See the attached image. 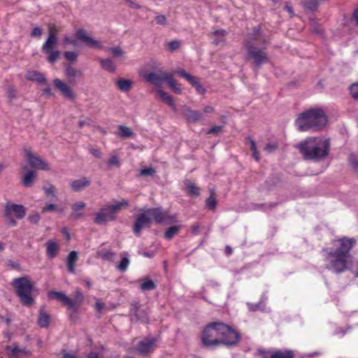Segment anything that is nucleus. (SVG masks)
I'll return each instance as SVG.
<instances>
[{"label": "nucleus", "instance_id": "nucleus-8", "mask_svg": "<svg viewBox=\"0 0 358 358\" xmlns=\"http://www.w3.org/2000/svg\"><path fill=\"white\" fill-rule=\"evenodd\" d=\"M146 210L151 219L157 224H171L176 220L175 215H171L162 207L148 208Z\"/></svg>", "mask_w": 358, "mask_h": 358}, {"label": "nucleus", "instance_id": "nucleus-23", "mask_svg": "<svg viewBox=\"0 0 358 358\" xmlns=\"http://www.w3.org/2000/svg\"><path fill=\"white\" fill-rule=\"evenodd\" d=\"M184 115L188 121L198 122L203 119V114L199 110H193L189 108L184 109Z\"/></svg>", "mask_w": 358, "mask_h": 358}, {"label": "nucleus", "instance_id": "nucleus-20", "mask_svg": "<svg viewBox=\"0 0 358 358\" xmlns=\"http://www.w3.org/2000/svg\"><path fill=\"white\" fill-rule=\"evenodd\" d=\"M48 298L62 302L64 306H67L68 309H69V306H72L71 299L62 292L51 291L48 293Z\"/></svg>", "mask_w": 358, "mask_h": 358}, {"label": "nucleus", "instance_id": "nucleus-63", "mask_svg": "<svg viewBox=\"0 0 358 358\" xmlns=\"http://www.w3.org/2000/svg\"><path fill=\"white\" fill-rule=\"evenodd\" d=\"M56 210H57V206L55 204L50 203V204L47 205L44 208H43L42 212L43 213L48 212V211L52 212V211H55Z\"/></svg>", "mask_w": 358, "mask_h": 358}, {"label": "nucleus", "instance_id": "nucleus-47", "mask_svg": "<svg viewBox=\"0 0 358 358\" xmlns=\"http://www.w3.org/2000/svg\"><path fill=\"white\" fill-rule=\"evenodd\" d=\"M7 349H11L12 356H15L18 353L24 354L27 356H29L31 355L30 351L26 350L25 348H20L17 345H15L13 348L10 347H7Z\"/></svg>", "mask_w": 358, "mask_h": 358}, {"label": "nucleus", "instance_id": "nucleus-21", "mask_svg": "<svg viewBox=\"0 0 358 358\" xmlns=\"http://www.w3.org/2000/svg\"><path fill=\"white\" fill-rule=\"evenodd\" d=\"M50 322V316L46 312L45 306H43L39 309V315L38 318V325L41 328H47Z\"/></svg>", "mask_w": 358, "mask_h": 358}, {"label": "nucleus", "instance_id": "nucleus-43", "mask_svg": "<svg viewBox=\"0 0 358 358\" xmlns=\"http://www.w3.org/2000/svg\"><path fill=\"white\" fill-rule=\"evenodd\" d=\"M350 94L358 103V82L353 83L349 87Z\"/></svg>", "mask_w": 358, "mask_h": 358}, {"label": "nucleus", "instance_id": "nucleus-49", "mask_svg": "<svg viewBox=\"0 0 358 358\" xmlns=\"http://www.w3.org/2000/svg\"><path fill=\"white\" fill-rule=\"evenodd\" d=\"M349 163L352 168L358 171V157L354 153H351L348 157Z\"/></svg>", "mask_w": 358, "mask_h": 358}, {"label": "nucleus", "instance_id": "nucleus-13", "mask_svg": "<svg viewBox=\"0 0 358 358\" xmlns=\"http://www.w3.org/2000/svg\"><path fill=\"white\" fill-rule=\"evenodd\" d=\"M75 36L77 40L84 43L89 47L94 48H101V43L90 36L87 31L84 29H78L76 32Z\"/></svg>", "mask_w": 358, "mask_h": 358}, {"label": "nucleus", "instance_id": "nucleus-7", "mask_svg": "<svg viewBox=\"0 0 358 358\" xmlns=\"http://www.w3.org/2000/svg\"><path fill=\"white\" fill-rule=\"evenodd\" d=\"M26 215V208L24 206L20 204H15L10 201L7 202L3 207V216L6 220V224L15 227L17 222L14 219L17 220L23 219Z\"/></svg>", "mask_w": 358, "mask_h": 358}, {"label": "nucleus", "instance_id": "nucleus-11", "mask_svg": "<svg viewBox=\"0 0 358 358\" xmlns=\"http://www.w3.org/2000/svg\"><path fill=\"white\" fill-rule=\"evenodd\" d=\"M141 213L136 216L133 227V231L136 236H139L143 228H150L152 224V219L146 210H141Z\"/></svg>", "mask_w": 358, "mask_h": 358}, {"label": "nucleus", "instance_id": "nucleus-58", "mask_svg": "<svg viewBox=\"0 0 358 358\" xmlns=\"http://www.w3.org/2000/svg\"><path fill=\"white\" fill-rule=\"evenodd\" d=\"M108 166H116L117 167H119L120 166V160H119L117 156L113 155L109 159Z\"/></svg>", "mask_w": 358, "mask_h": 358}, {"label": "nucleus", "instance_id": "nucleus-9", "mask_svg": "<svg viewBox=\"0 0 358 358\" xmlns=\"http://www.w3.org/2000/svg\"><path fill=\"white\" fill-rule=\"evenodd\" d=\"M220 327H225V329L222 330L223 334L220 335V345L226 346L236 345L241 339L240 334L234 330L231 327L223 322H220Z\"/></svg>", "mask_w": 358, "mask_h": 358}, {"label": "nucleus", "instance_id": "nucleus-48", "mask_svg": "<svg viewBox=\"0 0 358 358\" xmlns=\"http://www.w3.org/2000/svg\"><path fill=\"white\" fill-rule=\"evenodd\" d=\"M129 264V258L127 257H124L122 258L120 262L117 266V268L120 272H124V271H127Z\"/></svg>", "mask_w": 358, "mask_h": 358}, {"label": "nucleus", "instance_id": "nucleus-22", "mask_svg": "<svg viewBox=\"0 0 358 358\" xmlns=\"http://www.w3.org/2000/svg\"><path fill=\"white\" fill-rule=\"evenodd\" d=\"M91 180L86 178L83 177L80 179L75 180L71 183V187L74 192H80L84 188L90 186Z\"/></svg>", "mask_w": 358, "mask_h": 358}, {"label": "nucleus", "instance_id": "nucleus-51", "mask_svg": "<svg viewBox=\"0 0 358 358\" xmlns=\"http://www.w3.org/2000/svg\"><path fill=\"white\" fill-rule=\"evenodd\" d=\"M64 56L67 61L72 62L77 59L78 53L73 51H66L64 52Z\"/></svg>", "mask_w": 358, "mask_h": 358}, {"label": "nucleus", "instance_id": "nucleus-59", "mask_svg": "<svg viewBox=\"0 0 358 358\" xmlns=\"http://www.w3.org/2000/svg\"><path fill=\"white\" fill-rule=\"evenodd\" d=\"M85 206H86L85 203H84L83 201H79V202L75 203L72 205V209L73 211L76 212V211H78V210H80L85 208Z\"/></svg>", "mask_w": 358, "mask_h": 358}, {"label": "nucleus", "instance_id": "nucleus-36", "mask_svg": "<svg viewBox=\"0 0 358 358\" xmlns=\"http://www.w3.org/2000/svg\"><path fill=\"white\" fill-rule=\"evenodd\" d=\"M169 78L167 79L166 83H168L169 87L176 93L178 94H181L182 90L180 87V85L176 84V81L174 80L173 78V74L170 73Z\"/></svg>", "mask_w": 358, "mask_h": 358}, {"label": "nucleus", "instance_id": "nucleus-29", "mask_svg": "<svg viewBox=\"0 0 358 358\" xmlns=\"http://www.w3.org/2000/svg\"><path fill=\"white\" fill-rule=\"evenodd\" d=\"M78 259V252L76 251H71L67 257V267L69 273H75V264Z\"/></svg>", "mask_w": 358, "mask_h": 358}, {"label": "nucleus", "instance_id": "nucleus-61", "mask_svg": "<svg viewBox=\"0 0 358 358\" xmlns=\"http://www.w3.org/2000/svg\"><path fill=\"white\" fill-rule=\"evenodd\" d=\"M43 190L46 194L55 196V187L53 185H50L48 187H43Z\"/></svg>", "mask_w": 358, "mask_h": 358}, {"label": "nucleus", "instance_id": "nucleus-35", "mask_svg": "<svg viewBox=\"0 0 358 358\" xmlns=\"http://www.w3.org/2000/svg\"><path fill=\"white\" fill-rule=\"evenodd\" d=\"M181 229V226H172L167 229L164 233V238L167 240H171L176 236Z\"/></svg>", "mask_w": 358, "mask_h": 358}, {"label": "nucleus", "instance_id": "nucleus-56", "mask_svg": "<svg viewBox=\"0 0 358 358\" xmlns=\"http://www.w3.org/2000/svg\"><path fill=\"white\" fill-rule=\"evenodd\" d=\"M157 24L160 25H166L167 24V19L164 15H158L155 17Z\"/></svg>", "mask_w": 358, "mask_h": 358}, {"label": "nucleus", "instance_id": "nucleus-5", "mask_svg": "<svg viewBox=\"0 0 358 358\" xmlns=\"http://www.w3.org/2000/svg\"><path fill=\"white\" fill-rule=\"evenodd\" d=\"M129 206L128 201L122 199L114 205L106 206L101 208V211L94 215V222L97 224H104L109 221L116 219V214L122 209Z\"/></svg>", "mask_w": 358, "mask_h": 358}, {"label": "nucleus", "instance_id": "nucleus-14", "mask_svg": "<svg viewBox=\"0 0 358 358\" xmlns=\"http://www.w3.org/2000/svg\"><path fill=\"white\" fill-rule=\"evenodd\" d=\"M170 73L163 72L158 71L157 72H151L145 74L144 78L150 83L156 86H160L163 83L166 82Z\"/></svg>", "mask_w": 358, "mask_h": 358}, {"label": "nucleus", "instance_id": "nucleus-28", "mask_svg": "<svg viewBox=\"0 0 358 358\" xmlns=\"http://www.w3.org/2000/svg\"><path fill=\"white\" fill-rule=\"evenodd\" d=\"M116 87L122 92L129 91L133 86V81L129 79L119 78L115 82Z\"/></svg>", "mask_w": 358, "mask_h": 358}, {"label": "nucleus", "instance_id": "nucleus-50", "mask_svg": "<svg viewBox=\"0 0 358 358\" xmlns=\"http://www.w3.org/2000/svg\"><path fill=\"white\" fill-rule=\"evenodd\" d=\"M115 253L110 250L103 249L100 252V256L102 259L106 260H110L112 257L114 256Z\"/></svg>", "mask_w": 358, "mask_h": 358}, {"label": "nucleus", "instance_id": "nucleus-19", "mask_svg": "<svg viewBox=\"0 0 358 358\" xmlns=\"http://www.w3.org/2000/svg\"><path fill=\"white\" fill-rule=\"evenodd\" d=\"M177 73L180 76L186 79L196 89L198 93L201 94H204L206 93V89L194 76L187 73L185 70L181 69H178Z\"/></svg>", "mask_w": 358, "mask_h": 358}, {"label": "nucleus", "instance_id": "nucleus-24", "mask_svg": "<svg viewBox=\"0 0 358 358\" xmlns=\"http://www.w3.org/2000/svg\"><path fill=\"white\" fill-rule=\"evenodd\" d=\"M227 31L224 29L215 30L210 34V36L213 38V44L216 46L225 43V36Z\"/></svg>", "mask_w": 358, "mask_h": 358}, {"label": "nucleus", "instance_id": "nucleus-46", "mask_svg": "<svg viewBox=\"0 0 358 358\" xmlns=\"http://www.w3.org/2000/svg\"><path fill=\"white\" fill-rule=\"evenodd\" d=\"M29 79L31 80L36 81L38 83H44L46 82V79L44 75L37 71H34L32 75L29 77Z\"/></svg>", "mask_w": 358, "mask_h": 358}, {"label": "nucleus", "instance_id": "nucleus-38", "mask_svg": "<svg viewBox=\"0 0 358 358\" xmlns=\"http://www.w3.org/2000/svg\"><path fill=\"white\" fill-rule=\"evenodd\" d=\"M302 3L305 9L309 11L316 10L318 7V0H303Z\"/></svg>", "mask_w": 358, "mask_h": 358}, {"label": "nucleus", "instance_id": "nucleus-2", "mask_svg": "<svg viewBox=\"0 0 358 358\" xmlns=\"http://www.w3.org/2000/svg\"><path fill=\"white\" fill-rule=\"evenodd\" d=\"M305 160L320 161L329 153L330 141L323 137H308L296 145Z\"/></svg>", "mask_w": 358, "mask_h": 358}, {"label": "nucleus", "instance_id": "nucleus-57", "mask_svg": "<svg viewBox=\"0 0 358 358\" xmlns=\"http://www.w3.org/2000/svg\"><path fill=\"white\" fill-rule=\"evenodd\" d=\"M89 151L94 157L98 158V159L101 158L102 153L99 148H96L94 147H90Z\"/></svg>", "mask_w": 358, "mask_h": 358}, {"label": "nucleus", "instance_id": "nucleus-55", "mask_svg": "<svg viewBox=\"0 0 358 358\" xmlns=\"http://www.w3.org/2000/svg\"><path fill=\"white\" fill-rule=\"evenodd\" d=\"M222 126H214L207 131V134H215L217 136L219 134L222 132Z\"/></svg>", "mask_w": 358, "mask_h": 358}, {"label": "nucleus", "instance_id": "nucleus-1", "mask_svg": "<svg viewBox=\"0 0 358 358\" xmlns=\"http://www.w3.org/2000/svg\"><path fill=\"white\" fill-rule=\"evenodd\" d=\"M354 238L343 237L332 241L335 249L323 248L326 268L336 273L345 271L348 268L350 252L356 243Z\"/></svg>", "mask_w": 358, "mask_h": 358}, {"label": "nucleus", "instance_id": "nucleus-52", "mask_svg": "<svg viewBox=\"0 0 358 358\" xmlns=\"http://www.w3.org/2000/svg\"><path fill=\"white\" fill-rule=\"evenodd\" d=\"M58 32L59 29L56 27L55 24H50L48 27V36L50 37V36H53L55 38H58Z\"/></svg>", "mask_w": 358, "mask_h": 358}, {"label": "nucleus", "instance_id": "nucleus-17", "mask_svg": "<svg viewBox=\"0 0 358 358\" xmlns=\"http://www.w3.org/2000/svg\"><path fill=\"white\" fill-rule=\"evenodd\" d=\"M156 342L155 338H145L138 343L136 351L141 355H147L154 350Z\"/></svg>", "mask_w": 358, "mask_h": 358}, {"label": "nucleus", "instance_id": "nucleus-32", "mask_svg": "<svg viewBox=\"0 0 358 358\" xmlns=\"http://www.w3.org/2000/svg\"><path fill=\"white\" fill-rule=\"evenodd\" d=\"M64 74L69 79H71V78H76V77L83 76V72L81 70L76 69L72 67L69 64H66L65 66Z\"/></svg>", "mask_w": 358, "mask_h": 358}, {"label": "nucleus", "instance_id": "nucleus-54", "mask_svg": "<svg viewBox=\"0 0 358 358\" xmlns=\"http://www.w3.org/2000/svg\"><path fill=\"white\" fill-rule=\"evenodd\" d=\"M168 47L170 51H175L180 47V42L176 40L172 41L168 43Z\"/></svg>", "mask_w": 358, "mask_h": 358}, {"label": "nucleus", "instance_id": "nucleus-42", "mask_svg": "<svg viewBox=\"0 0 358 358\" xmlns=\"http://www.w3.org/2000/svg\"><path fill=\"white\" fill-rule=\"evenodd\" d=\"M156 173V171L153 167H145L140 170L138 176H153Z\"/></svg>", "mask_w": 358, "mask_h": 358}, {"label": "nucleus", "instance_id": "nucleus-27", "mask_svg": "<svg viewBox=\"0 0 358 358\" xmlns=\"http://www.w3.org/2000/svg\"><path fill=\"white\" fill-rule=\"evenodd\" d=\"M46 245H47V249H46L47 256L50 259L55 258L57 255L59 250L58 244L52 240H49L47 242Z\"/></svg>", "mask_w": 358, "mask_h": 358}, {"label": "nucleus", "instance_id": "nucleus-25", "mask_svg": "<svg viewBox=\"0 0 358 358\" xmlns=\"http://www.w3.org/2000/svg\"><path fill=\"white\" fill-rule=\"evenodd\" d=\"M84 299V296L80 290L77 289L73 296V299H71L72 306H69V310H71L74 313H76Z\"/></svg>", "mask_w": 358, "mask_h": 358}, {"label": "nucleus", "instance_id": "nucleus-53", "mask_svg": "<svg viewBox=\"0 0 358 358\" xmlns=\"http://www.w3.org/2000/svg\"><path fill=\"white\" fill-rule=\"evenodd\" d=\"M108 51L114 56V57H120L123 55V51L120 47H114L108 49Z\"/></svg>", "mask_w": 358, "mask_h": 358}, {"label": "nucleus", "instance_id": "nucleus-18", "mask_svg": "<svg viewBox=\"0 0 358 358\" xmlns=\"http://www.w3.org/2000/svg\"><path fill=\"white\" fill-rule=\"evenodd\" d=\"M53 83L55 87L59 90L65 98L71 101H74L76 99V94L66 83H64L59 78H55L53 80Z\"/></svg>", "mask_w": 358, "mask_h": 358}, {"label": "nucleus", "instance_id": "nucleus-33", "mask_svg": "<svg viewBox=\"0 0 358 358\" xmlns=\"http://www.w3.org/2000/svg\"><path fill=\"white\" fill-rule=\"evenodd\" d=\"M209 192H210V196L206 200V205L209 210L214 211L216 208L217 203L216 198H215V191L214 189H210Z\"/></svg>", "mask_w": 358, "mask_h": 358}, {"label": "nucleus", "instance_id": "nucleus-41", "mask_svg": "<svg viewBox=\"0 0 358 358\" xmlns=\"http://www.w3.org/2000/svg\"><path fill=\"white\" fill-rule=\"evenodd\" d=\"M156 288L155 282L150 279H146L141 284V289L142 291L153 290Z\"/></svg>", "mask_w": 358, "mask_h": 358}, {"label": "nucleus", "instance_id": "nucleus-12", "mask_svg": "<svg viewBox=\"0 0 358 358\" xmlns=\"http://www.w3.org/2000/svg\"><path fill=\"white\" fill-rule=\"evenodd\" d=\"M129 317L131 322L149 323V317L145 310L141 309L138 302L133 301L131 303Z\"/></svg>", "mask_w": 358, "mask_h": 358}, {"label": "nucleus", "instance_id": "nucleus-26", "mask_svg": "<svg viewBox=\"0 0 358 358\" xmlns=\"http://www.w3.org/2000/svg\"><path fill=\"white\" fill-rule=\"evenodd\" d=\"M36 178V173L34 171H28L23 176L21 182L26 187H32Z\"/></svg>", "mask_w": 358, "mask_h": 358}, {"label": "nucleus", "instance_id": "nucleus-15", "mask_svg": "<svg viewBox=\"0 0 358 358\" xmlns=\"http://www.w3.org/2000/svg\"><path fill=\"white\" fill-rule=\"evenodd\" d=\"M24 152L31 167L43 171L50 170L49 165L41 158L34 155L30 149H26Z\"/></svg>", "mask_w": 358, "mask_h": 358}, {"label": "nucleus", "instance_id": "nucleus-31", "mask_svg": "<svg viewBox=\"0 0 358 358\" xmlns=\"http://www.w3.org/2000/svg\"><path fill=\"white\" fill-rule=\"evenodd\" d=\"M270 358H294V352L292 350H277L271 352Z\"/></svg>", "mask_w": 358, "mask_h": 358}, {"label": "nucleus", "instance_id": "nucleus-37", "mask_svg": "<svg viewBox=\"0 0 358 358\" xmlns=\"http://www.w3.org/2000/svg\"><path fill=\"white\" fill-rule=\"evenodd\" d=\"M118 129L119 135L123 138H127L134 136V133L131 130V129L126 126L120 125L118 127Z\"/></svg>", "mask_w": 358, "mask_h": 358}, {"label": "nucleus", "instance_id": "nucleus-40", "mask_svg": "<svg viewBox=\"0 0 358 358\" xmlns=\"http://www.w3.org/2000/svg\"><path fill=\"white\" fill-rule=\"evenodd\" d=\"M100 64L103 69L108 71L114 72L115 70V66L110 59H101L100 60Z\"/></svg>", "mask_w": 358, "mask_h": 358}, {"label": "nucleus", "instance_id": "nucleus-64", "mask_svg": "<svg viewBox=\"0 0 358 358\" xmlns=\"http://www.w3.org/2000/svg\"><path fill=\"white\" fill-rule=\"evenodd\" d=\"M62 357L61 358H78L73 354L68 352L66 350H63L61 351Z\"/></svg>", "mask_w": 358, "mask_h": 358}, {"label": "nucleus", "instance_id": "nucleus-16", "mask_svg": "<svg viewBox=\"0 0 358 358\" xmlns=\"http://www.w3.org/2000/svg\"><path fill=\"white\" fill-rule=\"evenodd\" d=\"M257 43L262 44H266V40L262 36L259 27H254L252 32L248 34L244 44L246 48H249V43L252 45H256Z\"/></svg>", "mask_w": 358, "mask_h": 358}, {"label": "nucleus", "instance_id": "nucleus-30", "mask_svg": "<svg viewBox=\"0 0 358 358\" xmlns=\"http://www.w3.org/2000/svg\"><path fill=\"white\" fill-rule=\"evenodd\" d=\"M58 43V38H55L53 36L48 37L45 42L43 43L41 50L43 52H48L53 50Z\"/></svg>", "mask_w": 358, "mask_h": 358}, {"label": "nucleus", "instance_id": "nucleus-6", "mask_svg": "<svg viewBox=\"0 0 358 358\" xmlns=\"http://www.w3.org/2000/svg\"><path fill=\"white\" fill-rule=\"evenodd\" d=\"M220 322H211L206 326L202 334L201 342L203 346L210 348L220 345V335L223 334L222 330L225 327H220Z\"/></svg>", "mask_w": 358, "mask_h": 358}, {"label": "nucleus", "instance_id": "nucleus-4", "mask_svg": "<svg viewBox=\"0 0 358 358\" xmlns=\"http://www.w3.org/2000/svg\"><path fill=\"white\" fill-rule=\"evenodd\" d=\"M11 285L23 306H30L34 303L31 296L33 285L27 277L14 278Z\"/></svg>", "mask_w": 358, "mask_h": 358}, {"label": "nucleus", "instance_id": "nucleus-45", "mask_svg": "<svg viewBox=\"0 0 358 358\" xmlns=\"http://www.w3.org/2000/svg\"><path fill=\"white\" fill-rule=\"evenodd\" d=\"M45 53L48 55V61L50 64H54L59 58L60 56V52L59 50H52L51 51L49 50V52Z\"/></svg>", "mask_w": 358, "mask_h": 358}, {"label": "nucleus", "instance_id": "nucleus-62", "mask_svg": "<svg viewBox=\"0 0 358 358\" xmlns=\"http://www.w3.org/2000/svg\"><path fill=\"white\" fill-rule=\"evenodd\" d=\"M28 219L31 223L37 224L39 222L41 217L38 213H34L29 215Z\"/></svg>", "mask_w": 358, "mask_h": 358}, {"label": "nucleus", "instance_id": "nucleus-3", "mask_svg": "<svg viewBox=\"0 0 358 358\" xmlns=\"http://www.w3.org/2000/svg\"><path fill=\"white\" fill-rule=\"evenodd\" d=\"M328 122L324 110L318 107L310 108L299 113L295 120V124L300 131H322Z\"/></svg>", "mask_w": 358, "mask_h": 358}, {"label": "nucleus", "instance_id": "nucleus-10", "mask_svg": "<svg viewBox=\"0 0 358 358\" xmlns=\"http://www.w3.org/2000/svg\"><path fill=\"white\" fill-rule=\"evenodd\" d=\"M248 57L252 59L256 66L259 67L263 64L268 62V57L265 52V48H259L256 45L249 43V48H246Z\"/></svg>", "mask_w": 358, "mask_h": 358}, {"label": "nucleus", "instance_id": "nucleus-60", "mask_svg": "<svg viewBox=\"0 0 358 358\" xmlns=\"http://www.w3.org/2000/svg\"><path fill=\"white\" fill-rule=\"evenodd\" d=\"M42 29L39 27H35L30 33L31 37H41L42 35Z\"/></svg>", "mask_w": 358, "mask_h": 358}, {"label": "nucleus", "instance_id": "nucleus-34", "mask_svg": "<svg viewBox=\"0 0 358 358\" xmlns=\"http://www.w3.org/2000/svg\"><path fill=\"white\" fill-rule=\"evenodd\" d=\"M157 93L163 101L166 103L170 106H174L175 104L173 98L168 93L163 91L162 90H158Z\"/></svg>", "mask_w": 358, "mask_h": 358}, {"label": "nucleus", "instance_id": "nucleus-44", "mask_svg": "<svg viewBox=\"0 0 358 358\" xmlns=\"http://www.w3.org/2000/svg\"><path fill=\"white\" fill-rule=\"evenodd\" d=\"M6 94L8 99V102L11 103L16 98V90L12 85H8L6 87Z\"/></svg>", "mask_w": 358, "mask_h": 358}, {"label": "nucleus", "instance_id": "nucleus-39", "mask_svg": "<svg viewBox=\"0 0 358 358\" xmlns=\"http://www.w3.org/2000/svg\"><path fill=\"white\" fill-rule=\"evenodd\" d=\"M186 189L187 194L189 195L198 196L200 194L199 188L193 182H187Z\"/></svg>", "mask_w": 358, "mask_h": 358}]
</instances>
